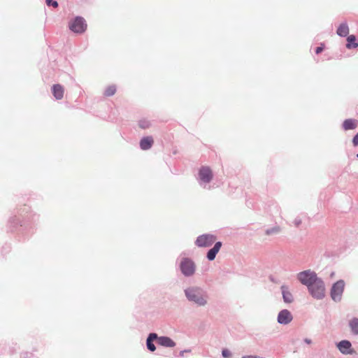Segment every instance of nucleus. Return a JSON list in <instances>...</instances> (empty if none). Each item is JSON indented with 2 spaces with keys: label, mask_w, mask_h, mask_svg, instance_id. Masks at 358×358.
<instances>
[{
  "label": "nucleus",
  "mask_w": 358,
  "mask_h": 358,
  "mask_svg": "<svg viewBox=\"0 0 358 358\" xmlns=\"http://www.w3.org/2000/svg\"><path fill=\"white\" fill-rule=\"evenodd\" d=\"M185 292L189 301L195 302L199 306H205L206 304V299L202 295L200 288L189 287L185 289Z\"/></svg>",
  "instance_id": "nucleus-1"
},
{
  "label": "nucleus",
  "mask_w": 358,
  "mask_h": 358,
  "mask_svg": "<svg viewBox=\"0 0 358 358\" xmlns=\"http://www.w3.org/2000/svg\"><path fill=\"white\" fill-rule=\"evenodd\" d=\"M311 296L316 299H322L325 296L324 282L318 278L308 287Z\"/></svg>",
  "instance_id": "nucleus-2"
},
{
  "label": "nucleus",
  "mask_w": 358,
  "mask_h": 358,
  "mask_svg": "<svg viewBox=\"0 0 358 358\" xmlns=\"http://www.w3.org/2000/svg\"><path fill=\"white\" fill-rule=\"evenodd\" d=\"M297 278L303 285L308 287L313 281L317 279V277L315 273L308 270L300 272L297 275Z\"/></svg>",
  "instance_id": "nucleus-3"
},
{
  "label": "nucleus",
  "mask_w": 358,
  "mask_h": 358,
  "mask_svg": "<svg viewBox=\"0 0 358 358\" xmlns=\"http://www.w3.org/2000/svg\"><path fill=\"white\" fill-rule=\"evenodd\" d=\"M345 288V282L342 280L335 282L331 289V297L334 301H339Z\"/></svg>",
  "instance_id": "nucleus-4"
},
{
  "label": "nucleus",
  "mask_w": 358,
  "mask_h": 358,
  "mask_svg": "<svg viewBox=\"0 0 358 358\" xmlns=\"http://www.w3.org/2000/svg\"><path fill=\"white\" fill-rule=\"evenodd\" d=\"M180 269L185 275L189 276L195 271V264L191 259L184 258L180 262Z\"/></svg>",
  "instance_id": "nucleus-5"
},
{
  "label": "nucleus",
  "mask_w": 358,
  "mask_h": 358,
  "mask_svg": "<svg viewBox=\"0 0 358 358\" xmlns=\"http://www.w3.org/2000/svg\"><path fill=\"white\" fill-rule=\"evenodd\" d=\"M70 29L75 33H83L87 28V24L83 18L77 17L69 25Z\"/></svg>",
  "instance_id": "nucleus-6"
},
{
  "label": "nucleus",
  "mask_w": 358,
  "mask_h": 358,
  "mask_svg": "<svg viewBox=\"0 0 358 358\" xmlns=\"http://www.w3.org/2000/svg\"><path fill=\"white\" fill-rule=\"evenodd\" d=\"M216 240V237L210 234H203L199 236L196 241V245L199 247H209Z\"/></svg>",
  "instance_id": "nucleus-7"
},
{
  "label": "nucleus",
  "mask_w": 358,
  "mask_h": 358,
  "mask_svg": "<svg viewBox=\"0 0 358 358\" xmlns=\"http://www.w3.org/2000/svg\"><path fill=\"white\" fill-rule=\"evenodd\" d=\"M338 350L344 355H352L355 351L352 348V344L349 341L343 340L340 341L336 345Z\"/></svg>",
  "instance_id": "nucleus-8"
},
{
  "label": "nucleus",
  "mask_w": 358,
  "mask_h": 358,
  "mask_svg": "<svg viewBox=\"0 0 358 358\" xmlns=\"http://www.w3.org/2000/svg\"><path fill=\"white\" fill-rule=\"evenodd\" d=\"M292 320V315L287 310H281L278 315V322L280 324H287Z\"/></svg>",
  "instance_id": "nucleus-9"
},
{
  "label": "nucleus",
  "mask_w": 358,
  "mask_h": 358,
  "mask_svg": "<svg viewBox=\"0 0 358 358\" xmlns=\"http://www.w3.org/2000/svg\"><path fill=\"white\" fill-rule=\"evenodd\" d=\"M213 177V173L209 167L203 166L199 171V178L204 182H209Z\"/></svg>",
  "instance_id": "nucleus-10"
},
{
  "label": "nucleus",
  "mask_w": 358,
  "mask_h": 358,
  "mask_svg": "<svg viewBox=\"0 0 358 358\" xmlns=\"http://www.w3.org/2000/svg\"><path fill=\"white\" fill-rule=\"evenodd\" d=\"M154 143L152 136H146L143 138L140 141V147L142 150H146L150 149Z\"/></svg>",
  "instance_id": "nucleus-11"
},
{
  "label": "nucleus",
  "mask_w": 358,
  "mask_h": 358,
  "mask_svg": "<svg viewBox=\"0 0 358 358\" xmlns=\"http://www.w3.org/2000/svg\"><path fill=\"white\" fill-rule=\"evenodd\" d=\"M157 343L162 346L172 348L176 345V343L166 336L157 337Z\"/></svg>",
  "instance_id": "nucleus-12"
},
{
  "label": "nucleus",
  "mask_w": 358,
  "mask_h": 358,
  "mask_svg": "<svg viewBox=\"0 0 358 358\" xmlns=\"http://www.w3.org/2000/svg\"><path fill=\"white\" fill-rule=\"evenodd\" d=\"M222 246V243L221 242H217L214 247L213 248H211L207 253V258L210 260V261H212L213 260L215 257H216V255L217 254V252H219L220 248Z\"/></svg>",
  "instance_id": "nucleus-13"
},
{
  "label": "nucleus",
  "mask_w": 358,
  "mask_h": 358,
  "mask_svg": "<svg viewBox=\"0 0 358 358\" xmlns=\"http://www.w3.org/2000/svg\"><path fill=\"white\" fill-rule=\"evenodd\" d=\"M52 94L57 99H62L64 96V87L59 84L52 86Z\"/></svg>",
  "instance_id": "nucleus-14"
},
{
  "label": "nucleus",
  "mask_w": 358,
  "mask_h": 358,
  "mask_svg": "<svg viewBox=\"0 0 358 358\" xmlns=\"http://www.w3.org/2000/svg\"><path fill=\"white\" fill-rule=\"evenodd\" d=\"M357 127V120L355 119H347L343 123V127L345 130L354 129Z\"/></svg>",
  "instance_id": "nucleus-15"
},
{
  "label": "nucleus",
  "mask_w": 358,
  "mask_h": 358,
  "mask_svg": "<svg viewBox=\"0 0 358 358\" xmlns=\"http://www.w3.org/2000/svg\"><path fill=\"white\" fill-rule=\"evenodd\" d=\"M282 296L285 303H291L293 301V296L292 293L288 290V287L283 285L281 287Z\"/></svg>",
  "instance_id": "nucleus-16"
},
{
  "label": "nucleus",
  "mask_w": 358,
  "mask_h": 358,
  "mask_svg": "<svg viewBox=\"0 0 358 358\" xmlns=\"http://www.w3.org/2000/svg\"><path fill=\"white\" fill-rule=\"evenodd\" d=\"M157 338V335L156 334H150L147 339V347L148 348L152 351L154 352L156 349L155 345L153 344V341L156 340Z\"/></svg>",
  "instance_id": "nucleus-17"
},
{
  "label": "nucleus",
  "mask_w": 358,
  "mask_h": 358,
  "mask_svg": "<svg viewBox=\"0 0 358 358\" xmlns=\"http://www.w3.org/2000/svg\"><path fill=\"white\" fill-rule=\"evenodd\" d=\"M349 33V28L347 24H341L337 29V34L340 36H346Z\"/></svg>",
  "instance_id": "nucleus-18"
},
{
  "label": "nucleus",
  "mask_w": 358,
  "mask_h": 358,
  "mask_svg": "<svg viewBox=\"0 0 358 358\" xmlns=\"http://www.w3.org/2000/svg\"><path fill=\"white\" fill-rule=\"evenodd\" d=\"M347 42L346 47L348 49L350 48H355L358 46V43H356V37L354 35H350L347 38Z\"/></svg>",
  "instance_id": "nucleus-19"
},
{
  "label": "nucleus",
  "mask_w": 358,
  "mask_h": 358,
  "mask_svg": "<svg viewBox=\"0 0 358 358\" xmlns=\"http://www.w3.org/2000/svg\"><path fill=\"white\" fill-rule=\"evenodd\" d=\"M350 327L352 330V331L355 334H358V319L357 318H353L350 322Z\"/></svg>",
  "instance_id": "nucleus-20"
},
{
  "label": "nucleus",
  "mask_w": 358,
  "mask_h": 358,
  "mask_svg": "<svg viewBox=\"0 0 358 358\" xmlns=\"http://www.w3.org/2000/svg\"><path fill=\"white\" fill-rule=\"evenodd\" d=\"M115 92H116V87L115 85H110L106 88V90L103 92V94L106 96H110L114 95L115 94Z\"/></svg>",
  "instance_id": "nucleus-21"
},
{
  "label": "nucleus",
  "mask_w": 358,
  "mask_h": 358,
  "mask_svg": "<svg viewBox=\"0 0 358 358\" xmlns=\"http://www.w3.org/2000/svg\"><path fill=\"white\" fill-rule=\"evenodd\" d=\"M280 231V228L279 227H273L272 229L266 230V234L267 235H271V234H273L279 233Z\"/></svg>",
  "instance_id": "nucleus-22"
},
{
  "label": "nucleus",
  "mask_w": 358,
  "mask_h": 358,
  "mask_svg": "<svg viewBox=\"0 0 358 358\" xmlns=\"http://www.w3.org/2000/svg\"><path fill=\"white\" fill-rule=\"evenodd\" d=\"M139 126L143 129H146L150 127V122L147 120H141L139 123Z\"/></svg>",
  "instance_id": "nucleus-23"
},
{
  "label": "nucleus",
  "mask_w": 358,
  "mask_h": 358,
  "mask_svg": "<svg viewBox=\"0 0 358 358\" xmlns=\"http://www.w3.org/2000/svg\"><path fill=\"white\" fill-rule=\"evenodd\" d=\"M46 4L48 6H52L54 8H57L58 6V3L53 0H46Z\"/></svg>",
  "instance_id": "nucleus-24"
},
{
  "label": "nucleus",
  "mask_w": 358,
  "mask_h": 358,
  "mask_svg": "<svg viewBox=\"0 0 358 358\" xmlns=\"http://www.w3.org/2000/svg\"><path fill=\"white\" fill-rule=\"evenodd\" d=\"M222 356L225 358H229L231 357V352H229V350H227V349H224L222 350Z\"/></svg>",
  "instance_id": "nucleus-25"
},
{
  "label": "nucleus",
  "mask_w": 358,
  "mask_h": 358,
  "mask_svg": "<svg viewBox=\"0 0 358 358\" xmlns=\"http://www.w3.org/2000/svg\"><path fill=\"white\" fill-rule=\"evenodd\" d=\"M352 143L355 146L358 145V133L354 136L352 139Z\"/></svg>",
  "instance_id": "nucleus-26"
},
{
  "label": "nucleus",
  "mask_w": 358,
  "mask_h": 358,
  "mask_svg": "<svg viewBox=\"0 0 358 358\" xmlns=\"http://www.w3.org/2000/svg\"><path fill=\"white\" fill-rule=\"evenodd\" d=\"M324 50V45H322L320 47H317L315 50V53L316 54H320V52H322V50Z\"/></svg>",
  "instance_id": "nucleus-27"
},
{
  "label": "nucleus",
  "mask_w": 358,
  "mask_h": 358,
  "mask_svg": "<svg viewBox=\"0 0 358 358\" xmlns=\"http://www.w3.org/2000/svg\"><path fill=\"white\" fill-rule=\"evenodd\" d=\"M301 220H296L294 221V224H295V225H296V227H298V226L301 224Z\"/></svg>",
  "instance_id": "nucleus-28"
},
{
  "label": "nucleus",
  "mask_w": 358,
  "mask_h": 358,
  "mask_svg": "<svg viewBox=\"0 0 358 358\" xmlns=\"http://www.w3.org/2000/svg\"><path fill=\"white\" fill-rule=\"evenodd\" d=\"M305 342H306V343H308V344H310V343H311V341H310V339H308V338H306V339H305Z\"/></svg>",
  "instance_id": "nucleus-29"
}]
</instances>
